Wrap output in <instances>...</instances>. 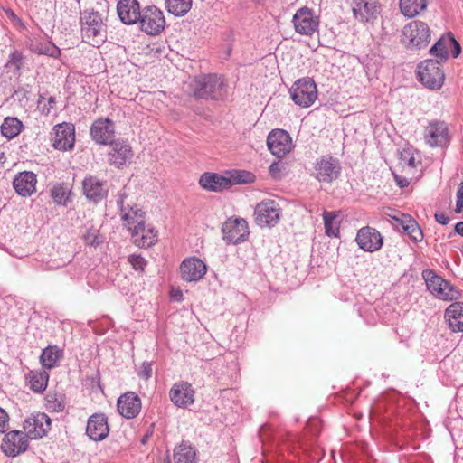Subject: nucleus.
Segmentation results:
<instances>
[{"label":"nucleus","instance_id":"a18cd8bd","mask_svg":"<svg viewBox=\"0 0 463 463\" xmlns=\"http://www.w3.org/2000/svg\"><path fill=\"white\" fill-rule=\"evenodd\" d=\"M384 216L390 220L392 226L396 229L402 228L405 231L404 213L392 208H387L383 211Z\"/></svg>","mask_w":463,"mask_h":463},{"label":"nucleus","instance_id":"4c0bfd02","mask_svg":"<svg viewBox=\"0 0 463 463\" xmlns=\"http://www.w3.org/2000/svg\"><path fill=\"white\" fill-rule=\"evenodd\" d=\"M81 238L86 245L91 247H98L104 241V238L100 234L99 230L92 224L84 227L81 231Z\"/></svg>","mask_w":463,"mask_h":463},{"label":"nucleus","instance_id":"603ef678","mask_svg":"<svg viewBox=\"0 0 463 463\" xmlns=\"http://www.w3.org/2000/svg\"><path fill=\"white\" fill-rule=\"evenodd\" d=\"M152 364L150 362H144L137 372V375L144 380H148L152 376Z\"/></svg>","mask_w":463,"mask_h":463},{"label":"nucleus","instance_id":"69168bd1","mask_svg":"<svg viewBox=\"0 0 463 463\" xmlns=\"http://www.w3.org/2000/svg\"><path fill=\"white\" fill-rule=\"evenodd\" d=\"M5 159V154L3 152L0 153V162Z\"/></svg>","mask_w":463,"mask_h":463},{"label":"nucleus","instance_id":"7ed1b4c3","mask_svg":"<svg viewBox=\"0 0 463 463\" xmlns=\"http://www.w3.org/2000/svg\"><path fill=\"white\" fill-rule=\"evenodd\" d=\"M417 80L426 88L438 90L444 84L445 73L439 61L431 59L421 61L416 70Z\"/></svg>","mask_w":463,"mask_h":463},{"label":"nucleus","instance_id":"393cba45","mask_svg":"<svg viewBox=\"0 0 463 463\" xmlns=\"http://www.w3.org/2000/svg\"><path fill=\"white\" fill-rule=\"evenodd\" d=\"M140 410L141 400L135 392H127L118 399V411L126 419L135 418Z\"/></svg>","mask_w":463,"mask_h":463},{"label":"nucleus","instance_id":"0e129e2a","mask_svg":"<svg viewBox=\"0 0 463 463\" xmlns=\"http://www.w3.org/2000/svg\"><path fill=\"white\" fill-rule=\"evenodd\" d=\"M411 176H415V170H411V173L407 175V178H410Z\"/></svg>","mask_w":463,"mask_h":463},{"label":"nucleus","instance_id":"c756f323","mask_svg":"<svg viewBox=\"0 0 463 463\" xmlns=\"http://www.w3.org/2000/svg\"><path fill=\"white\" fill-rule=\"evenodd\" d=\"M82 186L85 196L95 203L102 200L107 195L104 183L95 176L85 177Z\"/></svg>","mask_w":463,"mask_h":463},{"label":"nucleus","instance_id":"9d476101","mask_svg":"<svg viewBox=\"0 0 463 463\" xmlns=\"http://www.w3.org/2000/svg\"><path fill=\"white\" fill-rule=\"evenodd\" d=\"M407 49L420 50L430 41V30L422 21L415 20L407 24Z\"/></svg>","mask_w":463,"mask_h":463},{"label":"nucleus","instance_id":"423d86ee","mask_svg":"<svg viewBox=\"0 0 463 463\" xmlns=\"http://www.w3.org/2000/svg\"><path fill=\"white\" fill-rule=\"evenodd\" d=\"M291 99L301 108H309L317 99L315 81L308 77L296 80L289 90Z\"/></svg>","mask_w":463,"mask_h":463},{"label":"nucleus","instance_id":"c9c22d12","mask_svg":"<svg viewBox=\"0 0 463 463\" xmlns=\"http://www.w3.org/2000/svg\"><path fill=\"white\" fill-rule=\"evenodd\" d=\"M29 49L36 54H43L53 58L60 54V49L52 42L45 40L35 39L31 41Z\"/></svg>","mask_w":463,"mask_h":463},{"label":"nucleus","instance_id":"3c124183","mask_svg":"<svg viewBox=\"0 0 463 463\" xmlns=\"http://www.w3.org/2000/svg\"><path fill=\"white\" fill-rule=\"evenodd\" d=\"M22 61H23L22 53L19 52L18 51H14L9 55V59H8V62H7L6 66H13L15 68V70L19 71L22 66Z\"/></svg>","mask_w":463,"mask_h":463},{"label":"nucleus","instance_id":"37998d69","mask_svg":"<svg viewBox=\"0 0 463 463\" xmlns=\"http://www.w3.org/2000/svg\"><path fill=\"white\" fill-rule=\"evenodd\" d=\"M407 236L414 242H421L424 234L418 222L409 214H407Z\"/></svg>","mask_w":463,"mask_h":463},{"label":"nucleus","instance_id":"7c9ffc66","mask_svg":"<svg viewBox=\"0 0 463 463\" xmlns=\"http://www.w3.org/2000/svg\"><path fill=\"white\" fill-rule=\"evenodd\" d=\"M199 184L203 189L219 192L228 188L232 181L219 174L205 173L200 177Z\"/></svg>","mask_w":463,"mask_h":463},{"label":"nucleus","instance_id":"5701e85b","mask_svg":"<svg viewBox=\"0 0 463 463\" xmlns=\"http://www.w3.org/2000/svg\"><path fill=\"white\" fill-rule=\"evenodd\" d=\"M114 133V123L109 118L97 119L90 128V135L93 140L100 145H107L112 142Z\"/></svg>","mask_w":463,"mask_h":463},{"label":"nucleus","instance_id":"39448f33","mask_svg":"<svg viewBox=\"0 0 463 463\" xmlns=\"http://www.w3.org/2000/svg\"><path fill=\"white\" fill-rule=\"evenodd\" d=\"M117 204L123 225L129 232H131V228H135V225H140L145 222V212L133 203L127 194L126 188L119 194Z\"/></svg>","mask_w":463,"mask_h":463},{"label":"nucleus","instance_id":"f3484780","mask_svg":"<svg viewBox=\"0 0 463 463\" xmlns=\"http://www.w3.org/2000/svg\"><path fill=\"white\" fill-rule=\"evenodd\" d=\"M54 137L52 138V146L54 148L66 151L74 146L75 143V128L71 123H61L54 127Z\"/></svg>","mask_w":463,"mask_h":463},{"label":"nucleus","instance_id":"2eb2a0df","mask_svg":"<svg viewBox=\"0 0 463 463\" xmlns=\"http://www.w3.org/2000/svg\"><path fill=\"white\" fill-rule=\"evenodd\" d=\"M292 23L295 31L301 35H311L318 27V19L307 7L298 9L293 16Z\"/></svg>","mask_w":463,"mask_h":463},{"label":"nucleus","instance_id":"f257e3e1","mask_svg":"<svg viewBox=\"0 0 463 463\" xmlns=\"http://www.w3.org/2000/svg\"><path fill=\"white\" fill-rule=\"evenodd\" d=\"M193 91L199 99L223 100L228 94V84L221 75H203L194 80Z\"/></svg>","mask_w":463,"mask_h":463},{"label":"nucleus","instance_id":"8fccbe9b","mask_svg":"<svg viewBox=\"0 0 463 463\" xmlns=\"http://www.w3.org/2000/svg\"><path fill=\"white\" fill-rule=\"evenodd\" d=\"M132 268L137 271H143L147 265V261L141 255L131 254L128 258Z\"/></svg>","mask_w":463,"mask_h":463},{"label":"nucleus","instance_id":"5fc2aeb1","mask_svg":"<svg viewBox=\"0 0 463 463\" xmlns=\"http://www.w3.org/2000/svg\"><path fill=\"white\" fill-rule=\"evenodd\" d=\"M9 416L6 411L0 408V433L5 432L8 427Z\"/></svg>","mask_w":463,"mask_h":463},{"label":"nucleus","instance_id":"ea45409f","mask_svg":"<svg viewBox=\"0 0 463 463\" xmlns=\"http://www.w3.org/2000/svg\"><path fill=\"white\" fill-rule=\"evenodd\" d=\"M451 39L441 37L430 50V54L436 57L439 62L445 61L449 57V48Z\"/></svg>","mask_w":463,"mask_h":463},{"label":"nucleus","instance_id":"774afa93","mask_svg":"<svg viewBox=\"0 0 463 463\" xmlns=\"http://www.w3.org/2000/svg\"><path fill=\"white\" fill-rule=\"evenodd\" d=\"M13 14H14V12L9 13L10 16H13Z\"/></svg>","mask_w":463,"mask_h":463},{"label":"nucleus","instance_id":"a211bd4d","mask_svg":"<svg viewBox=\"0 0 463 463\" xmlns=\"http://www.w3.org/2000/svg\"><path fill=\"white\" fill-rule=\"evenodd\" d=\"M355 241L362 250L368 252H374L383 246L381 233L369 226L363 227L358 231Z\"/></svg>","mask_w":463,"mask_h":463},{"label":"nucleus","instance_id":"473e14b6","mask_svg":"<svg viewBox=\"0 0 463 463\" xmlns=\"http://www.w3.org/2000/svg\"><path fill=\"white\" fill-rule=\"evenodd\" d=\"M63 357V350L57 345H49L43 349L40 362L43 370H51L59 365Z\"/></svg>","mask_w":463,"mask_h":463},{"label":"nucleus","instance_id":"f8f14e48","mask_svg":"<svg viewBox=\"0 0 463 463\" xmlns=\"http://www.w3.org/2000/svg\"><path fill=\"white\" fill-rule=\"evenodd\" d=\"M352 11L358 22L373 24L380 14L381 6L378 0H353Z\"/></svg>","mask_w":463,"mask_h":463},{"label":"nucleus","instance_id":"79ce46f5","mask_svg":"<svg viewBox=\"0 0 463 463\" xmlns=\"http://www.w3.org/2000/svg\"><path fill=\"white\" fill-rule=\"evenodd\" d=\"M45 407L49 411L61 412L65 409L63 395L49 392L45 397Z\"/></svg>","mask_w":463,"mask_h":463},{"label":"nucleus","instance_id":"ddd939ff","mask_svg":"<svg viewBox=\"0 0 463 463\" xmlns=\"http://www.w3.org/2000/svg\"><path fill=\"white\" fill-rule=\"evenodd\" d=\"M51 429V419L45 413L32 414L24 423V433L30 439H38Z\"/></svg>","mask_w":463,"mask_h":463},{"label":"nucleus","instance_id":"20e7f679","mask_svg":"<svg viewBox=\"0 0 463 463\" xmlns=\"http://www.w3.org/2000/svg\"><path fill=\"white\" fill-rule=\"evenodd\" d=\"M105 24L98 12L85 13L81 18V34L85 42L93 46L105 39Z\"/></svg>","mask_w":463,"mask_h":463},{"label":"nucleus","instance_id":"f704fd0d","mask_svg":"<svg viewBox=\"0 0 463 463\" xmlns=\"http://www.w3.org/2000/svg\"><path fill=\"white\" fill-rule=\"evenodd\" d=\"M28 384L32 391L34 392H43L45 391L49 374L45 370H33L27 375Z\"/></svg>","mask_w":463,"mask_h":463},{"label":"nucleus","instance_id":"72a5a7b5","mask_svg":"<svg viewBox=\"0 0 463 463\" xmlns=\"http://www.w3.org/2000/svg\"><path fill=\"white\" fill-rule=\"evenodd\" d=\"M175 463H197L195 448L188 441H182L174 450Z\"/></svg>","mask_w":463,"mask_h":463},{"label":"nucleus","instance_id":"de8ad7c7","mask_svg":"<svg viewBox=\"0 0 463 463\" xmlns=\"http://www.w3.org/2000/svg\"><path fill=\"white\" fill-rule=\"evenodd\" d=\"M44 100H45V98L43 97V95L40 94L38 100H37V105L41 110V113L43 115L47 116L51 113L52 109L54 108V105L56 104V99H55V97L51 96L48 99L47 103H44Z\"/></svg>","mask_w":463,"mask_h":463},{"label":"nucleus","instance_id":"c85d7f7f","mask_svg":"<svg viewBox=\"0 0 463 463\" xmlns=\"http://www.w3.org/2000/svg\"><path fill=\"white\" fill-rule=\"evenodd\" d=\"M444 318L452 332H463V302L451 303L445 310Z\"/></svg>","mask_w":463,"mask_h":463},{"label":"nucleus","instance_id":"338daca9","mask_svg":"<svg viewBox=\"0 0 463 463\" xmlns=\"http://www.w3.org/2000/svg\"><path fill=\"white\" fill-rule=\"evenodd\" d=\"M13 14H14V12L9 13L10 16H13Z\"/></svg>","mask_w":463,"mask_h":463},{"label":"nucleus","instance_id":"a878e982","mask_svg":"<svg viewBox=\"0 0 463 463\" xmlns=\"http://www.w3.org/2000/svg\"><path fill=\"white\" fill-rule=\"evenodd\" d=\"M133 242L139 248H149L157 241V231L153 227H146V221L140 225L131 228Z\"/></svg>","mask_w":463,"mask_h":463},{"label":"nucleus","instance_id":"6e6552de","mask_svg":"<svg viewBox=\"0 0 463 463\" xmlns=\"http://www.w3.org/2000/svg\"><path fill=\"white\" fill-rule=\"evenodd\" d=\"M139 28L147 35H158L165 27L164 13L156 5H148L142 9L138 21Z\"/></svg>","mask_w":463,"mask_h":463},{"label":"nucleus","instance_id":"412c9836","mask_svg":"<svg viewBox=\"0 0 463 463\" xmlns=\"http://www.w3.org/2000/svg\"><path fill=\"white\" fill-rule=\"evenodd\" d=\"M206 270V264L198 258L185 259L180 265L181 277L188 282L200 280Z\"/></svg>","mask_w":463,"mask_h":463},{"label":"nucleus","instance_id":"4be33fe9","mask_svg":"<svg viewBox=\"0 0 463 463\" xmlns=\"http://www.w3.org/2000/svg\"><path fill=\"white\" fill-rule=\"evenodd\" d=\"M107 417L103 413L91 415L87 422L86 434L94 441H101L109 435Z\"/></svg>","mask_w":463,"mask_h":463},{"label":"nucleus","instance_id":"f03ea898","mask_svg":"<svg viewBox=\"0 0 463 463\" xmlns=\"http://www.w3.org/2000/svg\"><path fill=\"white\" fill-rule=\"evenodd\" d=\"M428 290L438 299L443 301L458 300L461 298V292L448 280L436 274L432 269L422 271Z\"/></svg>","mask_w":463,"mask_h":463},{"label":"nucleus","instance_id":"052dcab7","mask_svg":"<svg viewBox=\"0 0 463 463\" xmlns=\"http://www.w3.org/2000/svg\"><path fill=\"white\" fill-rule=\"evenodd\" d=\"M172 298L177 301L182 300V298H183L182 291H180V290L172 291Z\"/></svg>","mask_w":463,"mask_h":463},{"label":"nucleus","instance_id":"864d4df0","mask_svg":"<svg viewBox=\"0 0 463 463\" xmlns=\"http://www.w3.org/2000/svg\"><path fill=\"white\" fill-rule=\"evenodd\" d=\"M463 210V181L459 183L457 191V201L455 212L459 213Z\"/></svg>","mask_w":463,"mask_h":463},{"label":"nucleus","instance_id":"4d7b16f0","mask_svg":"<svg viewBox=\"0 0 463 463\" xmlns=\"http://www.w3.org/2000/svg\"><path fill=\"white\" fill-rule=\"evenodd\" d=\"M434 217L436 222L442 225H446L449 222V217L447 216L444 213H436Z\"/></svg>","mask_w":463,"mask_h":463},{"label":"nucleus","instance_id":"0eeeda50","mask_svg":"<svg viewBox=\"0 0 463 463\" xmlns=\"http://www.w3.org/2000/svg\"><path fill=\"white\" fill-rule=\"evenodd\" d=\"M282 214V209L274 200H263L257 203L254 209V219L258 226L264 228L275 227Z\"/></svg>","mask_w":463,"mask_h":463},{"label":"nucleus","instance_id":"bb28decb","mask_svg":"<svg viewBox=\"0 0 463 463\" xmlns=\"http://www.w3.org/2000/svg\"><path fill=\"white\" fill-rule=\"evenodd\" d=\"M425 138L431 146H444L449 139V131L445 122H432L425 129Z\"/></svg>","mask_w":463,"mask_h":463},{"label":"nucleus","instance_id":"aec40b11","mask_svg":"<svg viewBox=\"0 0 463 463\" xmlns=\"http://www.w3.org/2000/svg\"><path fill=\"white\" fill-rule=\"evenodd\" d=\"M171 402L178 408H186L194 402V390L186 382L175 383L169 391Z\"/></svg>","mask_w":463,"mask_h":463},{"label":"nucleus","instance_id":"b1692460","mask_svg":"<svg viewBox=\"0 0 463 463\" xmlns=\"http://www.w3.org/2000/svg\"><path fill=\"white\" fill-rule=\"evenodd\" d=\"M118 15L125 24H137L142 14L137 0H119L117 5Z\"/></svg>","mask_w":463,"mask_h":463},{"label":"nucleus","instance_id":"4468645a","mask_svg":"<svg viewBox=\"0 0 463 463\" xmlns=\"http://www.w3.org/2000/svg\"><path fill=\"white\" fill-rule=\"evenodd\" d=\"M28 438L22 430H11L5 433L2 444V451L8 457H15L26 451Z\"/></svg>","mask_w":463,"mask_h":463},{"label":"nucleus","instance_id":"6e6d98bb","mask_svg":"<svg viewBox=\"0 0 463 463\" xmlns=\"http://www.w3.org/2000/svg\"><path fill=\"white\" fill-rule=\"evenodd\" d=\"M449 38L451 39V43H449V47H453L452 56L456 58L459 55L461 52V47L459 43L454 39V37L449 36Z\"/></svg>","mask_w":463,"mask_h":463},{"label":"nucleus","instance_id":"09e8293b","mask_svg":"<svg viewBox=\"0 0 463 463\" xmlns=\"http://www.w3.org/2000/svg\"><path fill=\"white\" fill-rule=\"evenodd\" d=\"M232 177L236 184H250L255 179L252 173L243 170L236 171Z\"/></svg>","mask_w":463,"mask_h":463},{"label":"nucleus","instance_id":"9b49d317","mask_svg":"<svg viewBox=\"0 0 463 463\" xmlns=\"http://www.w3.org/2000/svg\"><path fill=\"white\" fill-rule=\"evenodd\" d=\"M267 146L271 154L278 158L284 157L293 148L290 135L283 129L272 130L267 137Z\"/></svg>","mask_w":463,"mask_h":463},{"label":"nucleus","instance_id":"13d9d810","mask_svg":"<svg viewBox=\"0 0 463 463\" xmlns=\"http://www.w3.org/2000/svg\"><path fill=\"white\" fill-rule=\"evenodd\" d=\"M393 175H394V179H395L397 184L401 188L404 187L405 186V180L402 176L397 175L395 173H393Z\"/></svg>","mask_w":463,"mask_h":463},{"label":"nucleus","instance_id":"bf43d9fd","mask_svg":"<svg viewBox=\"0 0 463 463\" xmlns=\"http://www.w3.org/2000/svg\"><path fill=\"white\" fill-rule=\"evenodd\" d=\"M455 232L463 237V222H459L455 225Z\"/></svg>","mask_w":463,"mask_h":463},{"label":"nucleus","instance_id":"58836bf2","mask_svg":"<svg viewBox=\"0 0 463 463\" xmlns=\"http://www.w3.org/2000/svg\"><path fill=\"white\" fill-rule=\"evenodd\" d=\"M22 128L23 124L19 119L9 117L5 118L2 123L1 133L5 137L12 139L20 134Z\"/></svg>","mask_w":463,"mask_h":463},{"label":"nucleus","instance_id":"49530a36","mask_svg":"<svg viewBox=\"0 0 463 463\" xmlns=\"http://www.w3.org/2000/svg\"><path fill=\"white\" fill-rule=\"evenodd\" d=\"M429 0H407V18L419 15L426 10Z\"/></svg>","mask_w":463,"mask_h":463},{"label":"nucleus","instance_id":"680f3d73","mask_svg":"<svg viewBox=\"0 0 463 463\" xmlns=\"http://www.w3.org/2000/svg\"><path fill=\"white\" fill-rule=\"evenodd\" d=\"M404 3H405V0H400L399 5H400L401 13L405 15V5H404Z\"/></svg>","mask_w":463,"mask_h":463},{"label":"nucleus","instance_id":"dca6fc26","mask_svg":"<svg viewBox=\"0 0 463 463\" xmlns=\"http://www.w3.org/2000/svg\"><path fill=\"white\" fill-rule=\"evenodd\" d=\"M340 169L337 159L326 156L317 162L315 175L319 182L330 183L338 177Z\"/></svg>","mask_w":463,"mask_h":463},{"label":"nucleus","instance_id":"e2e57ef3","mask_svg":"<svg viewBox=\"0 0 463 463\" xmlns=\"http://www.w3.org/2000/svg\"><path fill=\"white\" fill-rule=\"evenodd\" d=\"M277 166H278V165H277V164H275V163H273V164L270 165L269 169H270V172H271L272 174H274V172L276 171Z\"/></svg>","mask_w":463,"mask_h":463},{"label":"nucleus","instance_id":"e433bc0d","mask_svg":"<svg viewBox=\"0 0 463 463\" xmlns=\"http://www.w3.org/2000/svg\"><path fill=\"white\" fill-rule=\"evenodd\" d=\"M193 0H165V7L175 16H184L192 7Z\"/></svg>","mask_w":463,"mask_h":463},{"label":"nucleus","instance_id":"1a4fd4ad","mask_svg":"<svg viewBox=\"0 0 463 463\" xmlns=\"http://www.w3.org/2000/svg\"><path fill=\"white\" fill-rule=\"evenodd\" d=\"M222 233L227 244L244 242L250 235L248 222L241 217H230L222 223Z\"/></svg>","mask_w":463,"mask_h":463},{"label":"nucleus","instance_id":"c03bdc74","mask_svg":"<svg viewBox=\"0 0 463 463\" xmlns=\"http://www.w3.org/2000/svg\"><path fill=\"white\" fill-rule=\"evenodd\" d=\"M69 194L70 190L62 184H56L51 189V197L59 205H66Z\"/></svg>","mask_w":463,"mask_h":463},{"label":"nucleus","instance_id":"a19ab883","mask_svg":"<svg viewBox=\"0 0 463 463\" xmlns=\"http://www.w3.org/2000/svg\"><path fill=\"white\" fill-rule=\"evenodd\" d=\"M325 232L329 237H337L339 233L338 215L335 212H326L323 213Z\"/></svg>","mask_w":463,"mask_h":463},{"label":"nucleus","instance_id":"2f4dec72","mask_svg":"<svg viewBox=\"0 0 463 463\" xmlns=\"http://www.w3.org/2000/svg\"><path fill=\"white\" fill-rule=\"evenodd\" d=\"M407 155L410 156L407 159V175L411 170H415V176L407 178V186H409L411 183H416L422 177L424 167L421 156L418 151L414 150L412 147H407Z\"/></svg>","mask_w":463,"mask_h":463},{"label":"nucleus","instance_id":"6ab92c4d","mask_svg":"<svg viewBox=\"0 0 463 463\" xmlns=\"http://www.w3.org/2000/svg\"><path fill=\"white\" fill-rule=\"evenodd\" d=\"M133 157V151L127 141L120 139L109 143V162L111 165L120 167Z\"/></svg>","mask_w":463,"mask_h":463},{"label":"nucleus","instance_id":"cd10ccee","mask_svg":"<svg viewBox=\"0 0 463 463\" xmlns=\"http://www.w3.org/2000/svg\"><path fill=\"white\" fill-rule=\"evenodd\" d=\"M37 176L34 173L24 171L17 174L13 181L16 193L24 197L30 196L36 191Z\"/></svg>","mask_w":463,"mask_h":463}]
</instances>
